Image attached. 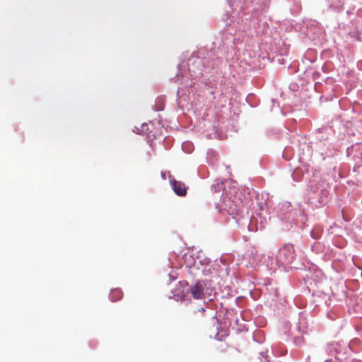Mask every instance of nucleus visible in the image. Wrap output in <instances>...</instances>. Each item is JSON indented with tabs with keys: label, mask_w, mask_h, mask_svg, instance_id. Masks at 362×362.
<instances>
[{
	"label": "nucleus",
	"mask_w": 362,
	"mask_h": 362,
	"mask_svg": "<svg viewBox=\"0 0 362 362\" xmlns=\"http://www.w3.org/2000/svg\"><path fill=\"white\" fill-rule=\"evenodd\" d=\"M294 258V252L292 246H284L279 251L280 260L288 264L292 262Z\"/></svg>",
	"instance_id": "obj_1"
},
{
	"label": "nucleus",
	"mask_w": 362,
	"mask_h": 362,
	"mask_svg": "<svg viewBox=\"0 0 362 362\" xmlns=\"http://www.w3.org/2000/svg\"><path fill=\"white\" fill-rule=\"evenodd\" d=\"M173 189L176 194L178 196H185L187 193V189L184 183L177 181L175 180H170Z\"/></svg>",
	"instance_id": "obj_3"
},
{
	"label": "nucleus",
	"mask_w": 362,
	"mask_h": 362,
	"mask_svg": "<svg viewBox=\"0 0 362 362\" xmlns=\"http://www.w3.org/2000/svg\"><path fill=\"white\" fill-rule=\"evenodd\" d=\"M182 284L187 285V282H182Z\"/></svg>",
	"instance_id": "obj_5"
},
{
	"label": "nucleus",
	"mask_w": 362,
	"mask_h": 362,
	"mask_svg": "<svg viewBox=\"0 0 362 362\" xmlns=\"http://www.w3.org/2000/svg\"><path fill=\"white\" fill-rule=\"evenodd\" d=\"M192 296L195 299H204V285L201 282H197L189 288Z\"/></svg>",
	"instance_id": "obj_2"
},
{
	"label": "nucleus",
	"mask_w": 362,
	"mask_h": 362,
	"mask_svg": "<svg viewBox=\"0 0 362 362\" xmlns=\"http://www.w3.org/2000/svg\"><path fill=\"white\" fill-rule=\"evenodd\" d=\"M123 293L119 288H115L110 291V298L112 302L120 300L122 298Z\"/></svg>",
	"instance_id": "obj_4"
}]
</instances>
